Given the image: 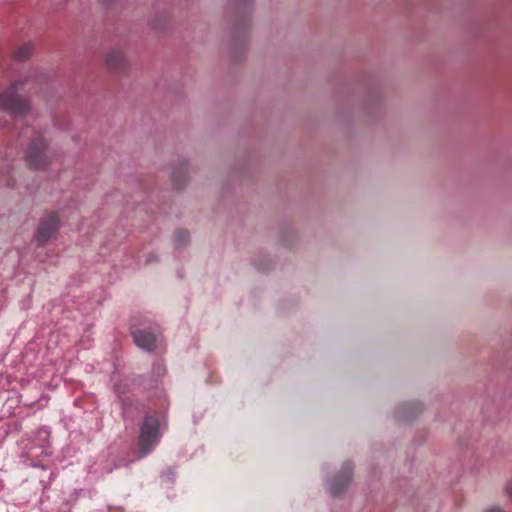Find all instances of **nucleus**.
I'll list each match as a JSON object with an SVG mask.
<instances>
[{"label":"nucleus","mask_w":512,"mask_h":512,"mask_svg":"<svg viewBox=\"0 0 512 512\" xmlns=\"http://www.w3.org/2000/svg\"><path fill=\"white\" fill-rule=\"evenodd\" d=\"M22 50H25L26 55H28L30 53V47H23V48L19 49L18 52H17V57L18 58H22L23 57L22 55H20Z\"/></svg>","instance_id":"8"},{"label":"nucleus","mask_w":512,"mask_h":512,"mask_svg":"<svg viewBox=\"0 0 512 512\" xmlns=\"http://www.w3.org/2000/svg\"><path fill=\"white\" fill-rule=\"evenodd\" d=\"M105 63L106 66L111 70H121L127 65L126 55L120 49L111 50L106 55Z\"/></svg>","instance_id":"5"},{"label":"nucleus","mask_w":512,"mask_h":512,"mask_svg":"<svg viewBox=\"0 0 512 512\" xmlns=\"http://www.w3.org/2000/svg\"><path fill=\"white\" fill-rule=\"evenodd\" d=\"M24 84V80H16L0 94V108L6 109L15 117H23L31 110L28 99L19 94Z\"/></svg>","instance_id":"1"},{"label":"nucleus","mask_w":512,"mask_h":512,"mask_svg":"<svg viewBox=\"0 0 512 512\" xmlns=\"http://www.w3.org/2000/svg\"><path fill=\"white\" fill-rule=\"evenodd\" d=\"M135 343L146 350H152L156 344V337L154 334L147 331H135L133 332Z\"/></svg>","instance_id":"6"},{"label":"nucleus","mask_w":512,"mask_h":512,"mask_svg":"<svg viewBox=\"0 0 512 512\" xmlns=\"http://www.w3.org/2000/svg\"><path fill=\"white\" fill-rule=\"evenodd\" d=\"M61 226L59 215L55 212L45 215L40 223L36 233V240L40 244L47 243L58 232Z\"/></svg>","instance_id":"2"},{"label":"nucleus","mask_w":512,"mask_h":512,"mask_svg":"<svg viewBox=\"0 0 512 512\" xmlns=\"http://www.w3.org/2000/svg\"><path fill=\"white\" fill-rule=\"evenodd\" d=\"M47 143L38 138L31 142L26 151V160L34 168H39L46 163Z\"/></svg>","instance_id":"4"},{"label":"nucleus","mask_w":512,"mask_h":512,"mask_svg":"<svg viewBox=\"0 0 512 512\" xmlns=\"http://www.w3.org/2000/svg\"><path fill=\"white\" fill-rule=\"evenodd\" d=\"M512 486V483H509L506 487L507 491H508V494H511V491H509L510 487Z\"/></svg>","instance_id":"9"},{"label":"nucleus","mask_w":512,"mask_h":512,"mask_svg":"<svg viewBox=\"0 0 512 512\" xmlns=\"http://www.w3.org/2000/svg\"><path fill=\"white\" fill-rule=\"evenodd\" d=\"M483 512H507V511L499 506H490V507L486 508Z\"/></svg>","instance_id":"7"},{"label":"nucleus","mask_w":512,"mask_h":512,"mask_svg":"<svg viewBox=\"0 0 512 512\" xmlns=\"http://www.w3.org/2000/svg\"><path fill=\"white\" fill-rule=\"evenodd\" d=\"M159 432L157 421L148 417L145 419L140 433V448L144 454H147L150 449L158 442Z\"/></svg>","instance_id":"3"}]
</instances>
